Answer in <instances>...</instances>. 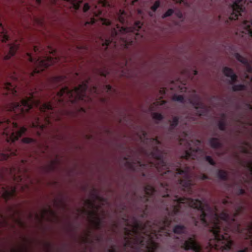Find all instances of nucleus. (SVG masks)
<instances>
[{"mask_svg": "<svg viewBox=\"0 0 252 252\" xmlns=\"http://www.w3.org/2000/svg\"><path fill=\"white\" fill-rule=\"evenodd\" d=\"M126 226L125 228V234L126 235L125 247L133 248V244L129 239L131 237H135L137 243H139V248L136 250V252H155L158 245L154 242L151 238L146 240L143 237L140 236V233L142 231L140 229L141 221H124Z\"/></svg>", "mask_w": 252, "mask_h": 252, "instance_id": "nucleus-1", "label": "nucleus"}, {"mask_svg": "<svg viewBox=\"0 0 252 252\" xmlns=\"http://www.w3.org/2000/svg\"><path fill=\"white\" fill-rule=\"evenodd\" d=\"M106 202L94 191L91 193L90 199L84 201V206L77 210V214L86 216L88 220H100L106 216L100 205H104Z\"/></svg>", "mask_w": 252, "mask_h": 252, "instance_id": "nucleus-2", "label": "nucleus"}, {"mask_svg": "<svg viewBox=\"0 0 252 252\" xmlns=\"http://www.w3.org/2000/svg\"><path fill=\"white\" fill-rule=\"evenodd\" d=\"M38 102L33 98L32 94L22 99L20 102L8 103L3 108L7 111L13 112L16 116L23 117L32 108L34 104L37 105Z\"/></svg>", "mask_w": 252, "mask_h": 252, "instance_id": "nucleus-3", "label": "nucleus"}, {"mask_svg": "<svg viewBox=\"0 0 252 252\" xmlns=\"http://www.w3.org/2000/svg\"><path fill=\"white\" fill-rule=\"evenodd\" d=\"M86 86L85 84L79 85L77 87L74 88V90H69L67 88H63L58 92L55 97V99L59 102L63 100L65 97L68 98L69 100L73 102L79 99L88 101L90 100L88 96L85 95Z\"/></svg>", "mask_w": 252, "mask_h": 252, "instance_id": "nucleus-4", "label": "nucleus"}, {"mask_svg": "<svg viewBox=\"0 0 252 252\" xmlns=\"http://www.w3.org/2000/svg\"><path fill=\"white\" fill-rule=\"evenodd\" d=\"M139 159H144L147 160L150 164L155 163L156 167L158 172L161 174L165 173L167 171V167L161 158L162 153L158 150L157 149H154L149 154H140L136 156Z\"/></svg>", "mask_w": 252, "mask_h": 252, "instance_id": "nucleus-5", "label": "nucleus"}, {"mask_svg": "<svg viewBox=\"0 0 252 252\" xmlns=\"http://www.w3.org/2000/svg\"><path fill=\"white\" fill-rule=\"evenodd\" d=\"M17 127V124L11 123L7 120L6 121H0V127L3 129V135H5V140L7 142H14L18 137L21 136L26 130V128L22 127L19 130L14 133V128Z\"/></svg>", "mask_w": 252, "mask_h": 252, "instance_id": "nucleus-6", "label": "nucleus"}, {"mask_svg": "<svg viewBox=\"0 0 252 252\" xmlns=\"http://www.w3.org/2000/svg\"><path fill=\"white\" fill-rule=\"evenodd\" d=\"M142 25V24L139 21L136 22L133 27H119L117 25V29H118V30L117 31L115 29H114L112 32V35L116 36L117 35H120L123 36L122 39L121 45L125 48H128L132 45V41L130 40L125 39L124 37L125 36L126 37L129 36L131 33L138 31L141 28Z\"/></svg>", "mask_w": 252, "mask_h": 252, "instance_id": "nucleus-7", "label": "nucleus"}, {"mask_svg": "<svg viewBox=\"0 0 252 252\" xmlns=\"http://www.w3.org/2000/svg\"><path fill=\"white\" fill-rule=\"evenodd\" d=\"M52 106L50 103L43 104L40 107V114L35 116L32 121V127H39L42 129L47 125L49 124L50 121L48 117H46V114H42V113H46L51 110Z\"/></svg>", "mask_w": 252, "mask_h": 252, "instance_id": "nucleus-8", "label": "nucleus"}, {"mask_svg": "<svg viewBox=\"0 0 252 252\" xmlns=\"http://www.w3.org/2000/svg\"><path fill=\"white\" fill-rule=\"evenodd\" d=\"M28 219L35 220H50L58 219L56 214L50 208H46L37 211L29 213Z\"/></svg>", "mask_w": 252, "mask_h": 252, "instance_id": "nucleus-9", "label": "nucleus"}, {"mask_svg": "<svg viewBox=\"0 0 252 252\" xmlns=\"http://www.w3.org/2000/svg\"><path fill=\"white\" fill-rule=\"evenodd\" d=\"M180 144L183 145L185 147V154L181 156V158L189 159L191 158H194L195 154L199 149V146L200 145V142L199 140L191 141V143H188L185 139L180 140Z\"/></svg>", "mask_w": 252, "mask_h": 252, "instance_id": "nucleus-10", "label": "nucleus"}, {"mask_svg": "<svg viewBox=\"0 0 252 252\" xmlns=\"http://www.w3.org/2000/svg\"><path fill=\"white\" fill-rule=\"evenodd\" d=\"M180 203L187 204L193 208L199 209L201 207V202L198 200L190 198H180L177 201H174V208L172 211L169 212V215L173 216L178 212L180 208Z\"/></svg>", "mask_w": 252, "mask_h": 252, "instance_id": "nucleus-11", "label": "nucleus"}, {"mask_svg": "<svg viewBox=\"0 0 252 252\" xmlns=\"http://www.w3.org/2000/svg\"><path fill=\"white\" fill-rule=\"evenodd\" d=\"M53 56V55L47 57L39 58L35 63V69L33 72H32V75H33L34 73H38L44 70L47 67L55 63L57 59L56 57H54Z\"/></svg>", "mask_w": 252, "mask_h": 252, "instance_id": "nucleus-12", "label": "nucleus"}, {"mask_svg": "<svg viewBox=\"0 0 252 252\" xmlns=\"http://www.w3.org/2000/svg\"><path fill=\"white\" fill-rule=\"evenodd\" d=\"M189 97V102L192 104L194 108L197 111L198 116H200V113H204L206 111V108L203 104L200 97L193 91L190 94L187 95Z\"/></svg>", "mask_w": 252, "mask_h": 252, "instance_id": "nucleus-13", "label": "nucleus"}, {"mask_svg": "<svg viewBox=\"0 0 252 252\" xmlns=\"http://www.w3.org/2000/svg\"><path fill=\"white\" fill-rule=\"evenodd\" d=\"M247 0H236L232 6V12L229 18L231 20H237L238 16L241 15V12L244 11L245 7L244 4L247 2Z\"/></svg>", "mask_w": 252, "mask_h": 252, "instance_id": "nucleus-14", "label": "nucleus"}, {"mask_svg": "<svg viewBox=\"0 0 252 252\" xmlns=\"http://www.w3.org/2000/svg\"><path fill=\"white\" fill-rule=\"evenodd\" d=\"M245 227L242 228L240 224H237V232L245 239L249 240L252 243V221H249Z\"/></svg>", "mask_w": 252, "mask_h": 252, "instance_id": "nucleus-15", "label": "nucleus"}, {"mask_svg": "<svg viewBox=\"0 0 252 252\" xmlns=\"http://www.w3.org/2000/svg\"><path fill=\"white\" fill-rule=\"evenodd\" d=\"M198 212L199 213L200 220H205L206 217L207 219H209L211 217L217 215L216 207L208 205L203 206V208L200 210H198Z\"/></svg>", "mask_w": 252, "mask_h": 252, "instance_id": "nucleus-16", "label": "nucleus"}, {"mask_svg": "<svg viewBox=\"0 0 252 252\" xmlns=\"http://www.w3.org/2000/svg\"><path fill=\"white\" fill-rule=\"evenodd\" d=\"M11 173L12 175H13V179L15 181L19 182V181H21L22 184H24V186H22V189L24 190L25 189L27 188L28 185L30 184L31 181L28 178H20V177L23 175V173L16 169H13L11 170Z\"/></svg>", "mask_w": 252, "mask_h": 252, "instance_id": "nucleus-17", "label": "nucleus"}, {"mask_svg": "<svg viewBox=\"0 0 252 252\" xmlns=\"http://www.w3.org/2000/svg\"><path fill=\"white\" fill-rule=\"evenodd\" d=\"M1 191V197L5 200L9 199L15 195V188L13 187L2 188Z\"/></svg>", "mask_w": 252, "mask_h": 252, "instance_id": "nucleus-18", "label": "nucleus"}, {"mask_svg": "<svg viewBox=\"0 0 252 252\" xmlns=\"http://www.w3.org/2000/svg\"><path fill=\"white\" fill-rule=\"evenodd\" d=\"M223 72L226 76L230 77V82L231 84H233L236 82L237 76L234 73L231 68L225 67L224 68Z\"/></svg>", "mask_w": 252, "mask_h": 252, "instance_id": "nucleus-19", "label": "nucleus"}, {"mask_svg": "<svg viewBox=\"0 0 252 252\" xmlns=\"http://www.w3.org/2000/svg\"><path fill=\"white\" fill-rule=\"evenodd\" d=\"M177 88H178L181 92H185L187 90L185 85L182 84L179 80L173 81L170 84L171 90L176 89Z\"/></svg>", "mask_w": 252, "mask_h": 252, "instance_id": "nucleus-20", "label": "nucleus"}, {"mask_svg": "<svg viewBox=\"0 0 252 252\" xmlns=\"http://www.w3.org/2000/svg\"><path fill=\"white\" fill-rule=\"evenodd\" d=\"M16 150H7L6 151H4L0 153V160H4L7 159L8 158L14 156L16 155Z\"/></svg>", "mask_w": 252, "mask_h": 252, "instance_id": "nucleus-21", "label": "nucleus"}, {"mask_svg": "<svg viewBox=\"0 0 252 252\" xmlns=\"http://www.w3.org/2000/svg\"><path fill=\"white\" fill-rule=\"evenodd\" d=\"M235 56L236 58L238 61H239L240 62L245 64L247 71L248 72H252V68L251 67V64H250V63L248 62L247 60L246 59L244 58L243 57H242L239 54L237 53L236 54Z\"/></svg>", "mask_w": 252, "mask_h": 252, "instance_id": "nucleus-22", "label": "nucleus"}, {"mask_svg": "<svg viewBox=\"0 0 252 252\" xmlns=\"http://www.w3.org/2000/svg\"><path fill=\"white\" fill-rule=\"evenodd\" d=\"M3 89L7 90L13 95H15L17 93L16 86L9 82H6L3 84Z\"/></svg>", "mask_w": 252, "mask_h": 252, "instance_id": "nucleus-23", "label": "nucleus"}, {"mask_svg": "<svg viewBox=\"0 0 252 252\" xmlns=\"http://www.w3.org/2000/svg\"><path fill=\"white\" fill-rule=\"evenodd\" d=\"M14 215V210L12 207H9L3 214H0V220L10 219Z\"/></svg>", "mask_w": 252, "mask_h": 252, "instance_id": "nucleus-24", "label": "nucleus"}, {"mask_svg": "<svg viewBox=\"0 0 252 252\" xmlns=\"http://www.w3.org/2000/svg\"><path fill=\"white\" fill-rule=\"evenodd\" d=\"M173 232L176 234H187V229L186 227L183 225H177L173 229Z\"/></svg>", "mask_w": 252, "mask_h": 252, "instance_id": "nucleus-25", "label": "nucleus"}, {"mask_svg": "<svg viewBox=\"0 0 252 252\" xmlns=\"http://www.w3.org/2000/svg\"><path fill=\"white\" fill-rule=\"evenodd\" d=\"M9 39V36L5 30L1 27V31L0 32V40L2 42H6Z\"/></svg>", "mask_w": 252, "mask_h": 252, "instance_id": "nucleus-26", "label": "nucleus"}, {"mask_svg": "<svg viewBox=\"0 0 252 252\" xmlns=\"http://www.w3.org/2000/svg\"><path fill=\"white\" fill-rule=\"evenodd\" d=\"M244 28L248 34L252 37V21H246L244 23Z\"/></svg>", "mask_w": 252, "mask_h": 252, "instance_id": "nucleus-27", "label": "nucleus"}, {"mask_svg": "<svg viewBox=\"0 0 252 252\" xmlns=\"http://www.w3.org/2000/svg\"><path fill=\"white\" fill-rule=\"evenodd\" d=\"M98 6L106 7L110 6V4L107 0H99L98 1L97 5L95 6V9H96Z\"/></svg>", "mask_w": 252, "mask_h": 252, "instance_id": "nucleus-28", "label": "nucleus"}, {"mask_svg": "<svg viewBox=\"0 0 252 252\" xmlns=\"http://www.w3.org/2000/svg\"><path fill=\"white\" fill-rule=\"evenodd\" d=\"M19 44L16 43H13L11 44L10 46L9 52L10 54H12L13 56L15 54L17 50L19 48Z\"/></svg>", "mask_w": 252, "mask_h": 252, "instance_id": "nucleus-29", "label": "nucleus"}, {"mask_svg": "<svg viewBox=\"0 0 252 252\" xmlns=\"http://www.w3.org/2000/svg\"><path fill=\"white\" fill-rule=\"evenodd\" d=\"M152 117L153 119L157 123H158L159 121H161L163 117L162 115L158 113H153L152 114Z\"/></svg>", "mask_w": 252, "mask_h": 252, "instance_id": "nucleus-30", "label": "nucleus"}, {"mask_svg": "<svg viewBox=\"0 0 252 252\" xmlns=\"http://www.w3.org/2000/svg\"><path fill=\"white\" fill-rule=\"evenodd\" d=\"M126 14L124 10H120L118 16L119 21L122 23H124L126 20Z\"/></svg>", "mask_w": 252, "mask_h": 252, "instance_id": "nucleus-31", "label": "nucleus"}, {"mask_svg": "<svg viewBox=\"0 0 252 252\" xmlns=\"http://www.w3.org/2000/svg\"><path fill=\"white\" fill-rule=\"evenodd\" d=\"M126 165L127 168L132 169H135L136 167L142 166V164H141L140 161H137L136 163H133V164L132 165L129 162H127L126 164ZM143 165L144 166L145 165L143 164Z\"/></svg>", "mask_w": 252, "mask_h": 252, "instance_id": "nucleus-32", "label": "nucleus"}, {"mask_svg": "<svg viewBox=\"0 0 252 252\" xmlns=\"http://www.w3.org/2000/svg\"><path fill=\"white\" fill-rule=\"evenodd\" d=\"M210 145L213 148H218L220 147V143L218 139L212 138L210 140Z\"/></svg>", "mask_w": 252, "mask_h": 252, "instance_id": "nucleus-33", "label": "nucleus"}, {"mask_svg": "<svg viewBox=\"0 0 252 252\" xmlns=\"http://www.w3.org/2000/svg\"><path fill=\"white\" fill-rule=\"evenodd\" d=\"M172 100L180 102H184V97L181 95H174L172 96Z\"/></svg>", "mask_w": 252, "mask_h": 252, "instance_id": "nucleus-34", "label": "nucleus"}, {"mask_svg": "<svg viewBox=\"0 0 252 252\" xmlns=\"http://www.w3.org/2000/svg\"><path fill=\"white\" fill-rule=\"evenodd\" d=\"M145 193L147 194L151 195L154 192V189L151 186H147L145 189Z\"/></svg>", "mask_w": 252, "mask_h": 252, "instance_id": "nucleus-35", "label": "nucleus"}, {"mask_svg": "<svg viewBox=\"0 0 252 252\" xmlns=\"http://www.w3.org/2000/svg\"><path fill=\"white\" fill-rule=\"evenodd\" d=\"M178 119L176 117H174L172 121H170V125L171 128H173L178 124Z\"/></svg>", "mask_w": 252, "mask_h": 252, "instance_id": "nucleus-36", "label": "nucleus"}, {"mask_svg": "<svg viewBox=\"0 0 252 252\" xmlns=\"http://www.w3.org/2000/svg\"><path fill=\"white\" fill-rule=\"evenodd\" d=\"M227 175L226 172L222 170H220L219 172V177L222 180H225L226 178Z\"/></svg>", "mask_w": 252, "mask_h": 252, "instance_id": "nucleus-37", "label": "nucleus"}, {"mask_svg": "<svg viewBox=\"0 0 252 252\" xmlns=\"http://www.w3.org/2000/svg\"><path fill=\"white\" fill-rule=\"evenodd\" d=\"M100 20H101L103 25L109 26L111 24V21L109 19L105 18H100Z\"/></svg>", "mask_w": 252, "mask_h": 252, "instance_id": "nucleus-38", "label": "nucleus"}, {"mask_svg": "<svg viewBox=\"0 0 252 252\" xmlns=\"http://www.w3.org/2000/svg\"><path fill=\"white\" fill-rule=\"evenodd\" d=\"M159 5H160V2L159 0H157L156 1L155 3L154 4V5L151 6V9L155 11L156 10V9L159 6Z\"/></svg>", "mask_w": 252, "mask_h": 252, "instance_id": "nucleus-39", "label": "nucleus"}, {"mask_svg": "<svg viewBox=\"0 0 252 252\" xmlns=\"http://www.w3.org/2000/svg\"><path fill=\"white\" fill-rule=\"evenodd\" d=\"M173 13V10L171 9H168L162 16L163 18H164L166 17L170 16Z\"/></svg>", "mask_w": 252, "mask_h": 252, "instance_id": "nucleus-40", "label": "nucleus"}, {"mask_svg": "<svg viewBox=\"0 0 252 252\" xmlns=\"http://www.w3.org/2000/svg\"><path fill=\"white\" fill-rule=\"evenodd\" d=\"M245 89V86L244 85H237V86H234L233 87V90L234 91H241Z\"/></svg>", "mask_w": 252, "mask_h": 252, "instance_id": "nucleus-41", "label": "nucleus"}, {"mask_svg": "<svg viewBox=\"0 0 252 252\" xmlns=\"http://www.w3.org/2000/svg\"><path fill=\"white\" fill-rule=\"evenodd\" d=\"M117 247L115 245H113L110 249L107 250V252H117Z\"/></svg>", "mask_w": 252, "mask_h": 252, "instance_id": "nucleus-42", "label": "nucleus"}, {"mask_svg": "<svg viewBox=\"0 0 252 252\" xmlns=\"http://www.w3.org/2000/svg\"><path fill=\"white\" fill-rule=\"evenodd\" d=\"M33 50L34 52L36 53L37 52H40L42 50V48L39 45L34 46L33 48Z\"/></svg>", "mask_w": 252, "mask_h": 252, "instance_id": "nucleus-43", "label": "nucleus"}, {"mask_svg": "<svg viewBox=\"0 0 252 252\" xmlns=\"http://www.w3.org/2000/svg\"><path fill=\"white\" fill-rule=\"evenodd\" d=\"M90 9V6L88 3H84L83 7V11L84 12H87Z\"/></svg>", "mask_w": 252, "mask_h": 252, "instance_id": "nucleus-44", "label": "nucleus"}, {"mask_svg": "<svg viewBox=\"0 0 252 252\" xmlns=\"http://www.w3.org/2000/svg\"><path fill=\"white\" fill-rule=\"evenodd\" d=\"M95 23V20L94 18H91L90 21L86 22L85 23L84 25L86 26L88 24L93 25Z\"/></svg>", "mask_w": 252, "mask_h": 252, "instance_id": "nucleus-45", "label": "nucleus"}, {"mask_svg": "<svg viewBox=\"0 0 252 252\" xmlns=\"http://www.w3.org/2000/svg\"><path fill=\"white\" fill-rule=\"evenodd\" d=\"M33 140L30 138H24L22 139V141L24 143H29L32 142Z\"/></svg>", "mask_w": 252, "mask_h": 252, "instance_id": "nucleus-46", "label": "nucleus"}, {"mask_svg": "<svg viewBox=\"0 0 252 252\" xmlns=\"http://www.w3.org/2000/svg\"><path fill=\"white\" fill-rule=\"evenodd\" d=\"M12 56H13V55L12 54H10V53L9 52H8L7 54L4 57L3 59L5 60H8L10 59Z\"/></svg>", "mask_w": 252, "mask_h": 252, "instance_id": "nucleus-47", "label": "nucleus"}, {"mask_svg": "<svg viewBox=\"0 0 252 252\" xmlns=\"http://www.w3.org/2000/svg\"><path fill=\"white\" fill-rule=\"evenodd\" d=\"M111 43V40L110 39H107L105 40V42L102 43V46H106L105 49L107 48V47Z\"/></svg>", "mask_w": 252, "mask_h": 252, "instance_id": "nucleus-48", "label": "nucleus"}, {"mask_svg": "<svg viewBox=\"0 0 252 252\" xmlns=\"http://www.w3.org/2000/svg\"><path fill=\"white\" fill-rule=\"evenodd\" d=\"M59 162H60V161H59V160L58 159H56V160L52 161L51 162V166H52V167H51V168H54V167H55V165H55V164H57V163H59Z\"/></svg>", "mask_w": 252, "mask_h": 252, "instance_id": "nucleus-49", "label": "nucleus"}, {"mask_svg": "<svg viewBox=\"0 0 252 252\" xmlns=\"http://www.w3.org/2000/svg\"><path fill=\"white\" fill-rule=\"evenodd\" d=\"M180 184L183 185V186H186L188 187L191 184L190 183V181H188L187 183H186L185 182H184L183 180H181Z\"/></svg>", "mask_w": 252, "mask_h": 252, "instance_id": "nucleus-50", "label": "nucleus"}, {"mask_svg": "<svg viewBox=\"0 0 252 252\" xmlns=\"http://www.w3.org/2000/svg\"><path fill=\"white\" fill-rule=\"evenodd\" d=\"M206 160L208 161L211 164L214 165V162L212 159V158L210 157H206Z\"/></svg>", "mask_w": 252, "mask_h": 252, "instance_id": "nucleus-51", "label": "nucleus"}, {"mask_svg": "<svg viewBox=\"0 0 252 252\" xmlns=\"http://www.w3.org/2000/svg\"><path fill=\"white\" fill-rule=\"evenodd\" d=\"M101 12H102V11L100 10H94V13L95 16H98V15H100L101 14Z\"/></svg>", "mask_w": 252, "mask_h": 252, "instance_id": "nucleus-52", "label": "nucleus"}, {"mask_svg": "<svg viewBox=\"0 0 252 252\" xmlns=\"http://www.w3.org/2000/svg\"><path fill=\"white\" fill-rule=\"evenodd\" d=\"M219 128L221 130H223L224 128V126L222 122H220L219 124Z\"/></svg>", "mask_w": 252, "mask_h": 252, "instance_id": "nucleus-53", "label": "nucleus"}, {"mask_svg": "<svg viewBox=\"0 0 252 252\" xmlns=\"http://www.w3.org/2000/svg\"><path fill=\"white\" fill-rule=\"evenodd\" d=\"M177 171H178V173L180 174H183L186 175V172H187L186 171H184L180 170V169H177Z\"/></svg>", "mask_w": 252, "mask_h": 252, "instance_id": "nucleus-54", "label": "nucleus"}, {"mask_svg": "<svg viewBox=\"0 0 252 252\" xmlns=\"http://www.w3.org/2000/svg\"><path fill=\"white\" fill-rule=\"evenodd\" d=\"M248 166L249 168V169L251 173L252 174V162L248 163Z\"/></svg>", "mask_w": 252, "mask_h": 252, "instance_id": "nucleus-55", "label": "nucleus"}, {"mask_svg": "<svg viewBox=\"0 0 252 252\" xmlns=\"http://www.w3.org/2000/svg\"><path fill=\"white\" fill-rule=\"evenodd\" d=\"M137 0H132V1H131L130 2L129 1V0H126V2H127V3H128L129 2L131 4L133 5L134 4V3L136 1H137Z\"/></svg>", "mask_w": 252, "mask_h": 252, "instance_id": "nucleus-56", "label": "nucleus"}, {"mask_svg": "<svg viewBox=\"0 0 252 252\" xmlns=\"http://www.w3.org/2000/svg\"><path fill=\"white\" fill-rule=\"evenodd\" d=\"M248 251V249L247 248H245L244 249L238 251L237 252H247Z\"/></svg>", "mask_w": 252, "mask_h": 252, "instance_id": "nucleus-57", "label": "nucleus"}, {"mask_svg": "<svg viewBox=\"0 0 252 252\" xmlns=\"http://www.w3.org/2000/svg\"><path fill=\"white\" fill-rule=\"evenodd\" d=\"M90 222H95L96 225L99 226L101 225V222H102V221H90Z\"/></svg>", "mask_w": 252, "mask_h": 252, "instance_id": "nucleus-58", "label": "nucleus"}, {"mask_svg": "<svg viewBox=\"0 0 252 252\" xmlns=\"http://www.w3.org/2000/svg\"><path fill=\"white\" fill-rule=\"evenodd\" d=\"M41 0H35V4L37 5H39L41 4Z\"/></svg>", "mask_w": 252, "mask_h": 252, "instance_id": "nucleus-59", "label": "nucleus"}, {"mask_svg": "<svg viewBox=\"0 0 252 252\" xmlns=\"http://www.w3.org/2000/svg\"><path fill=\"white\" fill-rule=\"evenodd\" d=\"M165 89H164V88H162V89H161L159 91V92H160V93H161V94H164V93H165Z\"/></svg>", "mask_w": 252, "mask_h": 252, "instance_id": "nucleus-60", "label": "nucleus"}, {"mask_svg": "<svg viewBox=\"0 0 252 252\" xmlns=\"http://www.w3.org/2000/svg\"><path fill=\"white\" fill-rule=\"evenodd\" d=\"M207 176H206V175H205V174L202 175V176H201V179L202 180H204V179H207Z\"/></svg>", "mask_w": 252, "mask_h": 252, "instance_id": "nucleus-61", "label": "nucleus"}, {"mask_svg": "<svg viewBox=\"0 0 252 252\" xmlns=\"http://www.w3.org/2000/svg\"><path fill=\"white\" fill-rule=\"evenodd\" d=\"M54 205L56 206H59V204L58 203V202H57V199L55 200V201H54Z\"/></svg>", "mask_w": 252, "mask_h": 252, "instance_id": "nucleus-62", "label": "nucleus"}, {"mask_svg": "<svg viewBox=\"0 0 252 252\" xmlns=\"http://www.w3.org/2000/svg\"><path fill=\"white\" fill-rule=\"evenodd\" d=\"M27 55H28V56H29V60L30 62H32V57H31L30 54H29V53H28V54H27Z\"/></svg>", "mask_w": 252, "mask_h": 252, "instance_id": "nucleus-63", "label": "nucleus"}, {"mask_svg": "<svg viewBox=\"0 0 252 252\" xmlns=\"http://www.w3.org/2000/svg\"><path fill=\"white\" fill-rule=\"evenodd\" d=\"M17 222H18V224H19L20 225H23L24 224H23L22 222H23L24 221H17Z\"/></svg>", "mask_w": 252, "mask_h": 252, "instance_id": "nucleus-64", "label": "nucleus"}]
</instances>
